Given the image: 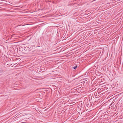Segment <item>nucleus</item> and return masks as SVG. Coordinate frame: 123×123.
Masks as SVG:
<instances>
[{
    "label": "nucleus",
    "instance_id": "3",
    "mask_svg": "<svg viewBox=\"0 0 123 123\" xmlns=\"http://www.w3.org/2000/svg\"><path fill=\"white\" fill-rule=\"evenodd\" d=\"M16 33H16V39L17 38H16V37H18V36H18V34H16Z\"/></svg>",
    "mask_w": 123,
    "mask_h": 123
},
{
    "label": "nucleus",
    "instance_id": "9",
    "mask_svg": "<svg viewBox=\"0 0 123 123\" xmlns=\"http://www.w3.org/2000/svg\"><path fill=\"white\" fill-rule=\"evenodd\" d=\"M17 63H16V64H17Z\"/></svg>",
    "mask_w": 123,
    "mask_h": 123
},
{
    "label": "nucleus",
    "instance_id": "13",
    "mask_svg": "<svg viewBox=\"0 0 123 123\" xmlns=\"http://www.w3.org/2000/svg\"><path fill=\"white\" fill-rule=\"evenodd\" d=\"M17 47V46H16V48Z\"/></svg>",
    "mask_w": 123,
    "mask_h": 123
},
{
    "label": "nucleus",
    "instance_id": "4",
    "mask_svg": "<svg viewBox=\"0 0 123 123\" xmlns=\"http://www.w3.org/2000/svg\"><path fill=\"white\" fill-rule=\"evenodd\" d=\"M16 9L17 8L16 7H20V6H16Z\"/></svg>",
    "mask_w": 123,
    "mask_h": 123
},
{
    "label": "nucleus",
    "instance_id": "10",
    "mask_svg": "<svg viewBox=\"0 0 123 123\" xmlns=\"http://www.w3.org/2000/svg\"><path fill=\"white\" fill-rule=\"evenodd\" d=\"M18 120L17 119H16V120Z\"/></svg>",
    "mask_w": 123,
    "mask_h": 123
},
{
    "label": "nucleus",
    "instance_id": "12",
    "mask_svg": "<svg viewBox=\"0 0 123 123\" xmlns=\"http://www.w3.org/2000/svg\"><path fill=\"white\" fill-rule=\"evenodd\" d=\"M17 123L18 122V121H17Z\"/></svg>",
    "mask_w": 123,
    "mask_h": 123
},
{
    "label": "nucleus",
    "instance_id": "11",
    "mask_svg": "<svg viewBox=\"0 0 123 123\" xmlns=\"http://www.w3.org/2000/svg\"><path fill=\"white\" fill-rule=\"evenodd\" d=\"M17 52H18V50H17Z\"/></svg>",
    "mask_w": 123,
    "mask_h": 123
},
{
    "label": "nucleus",
    "instance_id": "2",
    "mask_svg": "<svg viewBox=\"0 0 123 123\" xmlns=\"http://www.w3.org/2000/svg\"><path fill=\"white\" fill-rule=\"evenodd\" d=\"M77 67V65H76L75 66L73 67V68L74 69H75Z\"/></svg>",
    "mask_w": 123,
    "mask_h": 123
},
{
    "label": "nucleus",
    "instance_id": "1",
    "mask_svg": "<svg viewBox=\"0 0 123 123\" xmlns=\"http://www.w3.org/2000/svg\"><path fill=\"white\" fill-rule=\"evenodd\" d=\"M16 57H17V56H16ZM16 61H17V60L18 61L19 59V61H20V58H18L16 57Z\"/></svg>",
    "mask_w": 123,
    "mask_h": 123
},
{
    "label": "nucleus",
    "instance_id": "8",
    "mask_svg": "<svg viewBox=\"0 0 123 123\" xmlns=\"http://www.w3.org/2000/svg\"><path fill=\"white\" fill-rule=\"evenodd\" d=\"M18 42H16V43H18Z\"/></svg>",
    "mask_w": 123,
    "mask_h": 123
},
{
    "label": "nucleus",
    "instance_id": "7",
    "mask_svg": "<svg viewBox=\"0 0 123 123\" xmlns=\"http://www.w3.org/2000/svg\"><path fill=\"white\" fill-rule=\"evenodd\" d=\"M112 1H113L112 0H110V3L111 2H112Z\"/></svg>",
    "mask_w": 123,
    "mask_h": 123
},
{
    "label": "nucleus",
    "instance_id": "5",
    "mask_svg": "<svg viewBox=\"0 0 123 123\" xmlns=\"http://www.w3.org/2000/svg\"><path fill=\"white\" fill-rule=\"evenodd\" d=\"M18 64H17V65L16 66V67H18V66H17V65H18Z\"/></svg>",
    "mask_w": 123,
    "mask_h": 123
},
{
    "label": "nucleus",
    "instance_id": "6",
    "mask_svg": "<svg viewBox=\"0 0 123 123\" xmlns=\"http://www.w3.org/2000/svg\"><path fill=\"white\" fill-rule=\"evenodd\" d=\"M18 115L17 116H16V117H17V116H18V115ZM17 118H16V119H17Z\"/></svg>",
    "mask_w": 123,
    "mask_h": 123
}]
</instances>
